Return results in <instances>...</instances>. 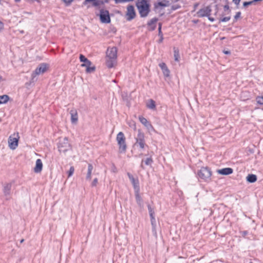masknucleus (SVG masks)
Returning <instances> with one entry per match:
<instances>
[{
  "instance_id": "nucleus-1",
  "label": "nucleus",
  "mask_w": 263,
  "mask_h": 263,
  "mask_svg": "<svg viewBox=\"0 0 263 263\" xmlns=\"http://www.w3.org/2000/svg\"><path fill=\"white\" fill-rule=\"evenodd\" d=\"M117 48L116 47H109L106 51V64L108 68L113 67L117 63Z\"/></svg>"
},
{
  "instance_id": "nucleus-2",
  "label": "nucleus",
  "mask_w": 263,
  "mask_h": 263,
  "mask_svg": "<svg viewBox=\"0 0 263 263\" xmlns=\"http://www.w3.org/2000/svg\"><path fill=\"white\" fill-rule=\"evenodd\" d=\"M136 6L141 17H146L150 11V5L147 0H138Z\"/></svg>"
},
{
  "instance_id": "nucleus-3",
  "label": "nucleus",
  "mask_w": 263,
  "mask_h": 263,
  "mask_svg": "<svg viewBox=\"0 0 263 263\" xmlns=\"http://www.w3.org/2000/svg\"><path fill=\"white\" fill-rule=\"evenodd\" d=\"M135 139L136 142L134 145L136 147H139L140 151L143 150L145 146H147L145 143L144 134L140 129L138 130V134L135 137Z\"/></svg>"
},
{
  "instance_id": "nucleus-4",
  "label": "nucleus",
  "mask_w": 263,
  "mask_h": 263,
  "mask_svg": "<svg viewBox=\"0 0 263 263\" xmlns=\"http://www.w3.org/2000/svg\"><path fill=\"white\" fill-rule=\"evenodd\" d=\"M58 148L60 153H63L64 154L68 151L71 150L72 146L68 141V138L64 137L63 139H60L58 144Z\"/></svg>"
},
{
  "instance_id": "nucleus-5",
  "label": "nucleus",
  "mask_w": 263,
  "mask_h": 263,
  "mask_svg": "<svg viewBox=\"0 0 263 263\" xmlns=\"http://www.w3.org/2000/svg\"><path fill=\"white\" fill-rule=\"evenodd\" d=\"M116 140L119 147V152L121 153H124L127 148L124 134L121 132H119L117 134Z\"/></svg>"
},
{
  "instance_id": "nucleus-6",
  "label": "nucleus",
  "mask_w": 263,
  "mask_h": 263,
  "mask_svg": "<svg viewBox=\"0 0 263 263\" xmlns=\"http://www.w3.org/2000/svg\"><path fill=\"white\" fill-rule=\"evenodd\" d=\"M48 68V64L46 63H41L35 69V70L31 74V79L32 81H34V78L36 76L43 74L45 72Z\"/></svg>"
},
{
  "instance_id": "nucleus-7",
  "label": "nucleus",
  "mask_w": 263,
  "mask_h": 263,
  "mask_svg": "<svg viewBox=\"0 0 263 263\" xmlns=\"http://www.w3.org/2000/svg\"><path fill=\"white\" fill-rule=\"evenodd\" d=\"M199 177L203 180H208L210 179L212 172L209 168L202 167L198 172Z\"/></svg>"
},
{
  "instance_id": "nucleus-8",
  "label": "nucleus",
  "mask_w": 263,
  "mask_h": 263,
  "mask_svg": "<svg viewBox=\"0 0 263 263\" xmlns=\"http://www.w3.org/2000/svg\"><path fill=\"white\" fill-rule=\"evenodd\" d=\"M99 15L100 21L102 23L108 24L110 23V17L108 10L103 9H100Z\"/></svg>"
},
{
  "instance_id": "nucleus-9",
  "label": "nucleus",
  "mask_w": 263,
  "mask_h": 263,
  "mask_svg": "<svg viewBox=\"0 0 263 263\" xmlns=\"http://www.w3.org/2000/svg\"><path fill=\"white\" fill-rule=\"evenodd\" d=\"M212 9L210 6L204 7L200 9L197 12V16L199 17L209 16L211 15Z\"/></svg>"
},
{
  "instance_id": "nucleus-10",
  "label": "nucleus",
  "mask_w": 263,
  "mask_h": 263,
  "mask_svg": "<svg viewBox=\"0 0 263 263\" xmlns=\"http://www.w3.org/2000/svg\"><path fill=\"white\" fill-rule=\"evenodd\" d=\"M127 21H130L134 19L136 16V12L134 7L132 5H129L127 7V11L126 13Z\"/></svg>"
},
{
  "instance_id": "nucleus-11",
  "label": "nucleus",
  "mask_w": 263,
  "mask_h": 263,
  "mask_svg": "<svg viewBox=\"0 0 263 263\" xmlns=\"http://www.w3.org/2000/svg\"><path fill=\"white\" fill-rule=\"evenodd\" d=\"M17 137H12L10 136L8 140V143L10 148L12 149H15L18 145V134L17 133Z\"/></svg>"
},
{
  "instance_id": "nucleus-12",
  "label": "nucleus",
  "mask_w": 263,
  "mask_h": 263,
  "mask_svg": "<svg viewBox=\"0 0 263 263\" xmlns=\"http://www.w3.org/2000/svg\"><path fill=\"white\" fill-rule=\"evenodd\" d=\"M139 120L140 122L147 128L148 130H154V128L151 123L147 119L142 116L139 117Z\"/></svg>"
},
{
  "instance_id": "nucleus-13",
  "label": "nucleus",
  "mask_w": 263,
  "mask_h": 263,
  "mask_svg": "<svg viewBox=\"0 0 263 263\" xmlns=\"http://www.w3.org/2000/svg\"><path fill=\"white\" fill-rule=\"evenodd\" d=\"M12 183H6L4 185L3 193L7 198L10 195Z\"/></svg>"
},
{
  "instance_id": "nucleus-14",
  "label": "nucleus",
  "mask_w": 263,
  "mask_h": 263,
  "mask_svg": "<svg viewBox=\"0 0 263 263\" xmlns=\"http://www.w3.org/2000/svg\"><path fill=\"white\" fill-rule=\"evenodd\" d=\"M43 168V163L40 159H37L35 162V166L34 168V172L36 173H40Z\"/></svg>"
},
{
  "instance_id": "nucleus-15",
  "label": "nucleus",
  "mask_w": 263,
  "mask_h": 263,
  "mask_svg": "<svg viewBox=\"0 0 263 263\" xmlns=\"http://www.w3.org/2000/svg\"><path fill=\"white\" fill-rule=\"evenodd\" d=\"M233 172L232 168L230 167L224 168L220 170H217V172L221 175H228L231 174Z\"/></svg>"
},
{
  "instance_id": "nucleus-16",
  "label": "nucleus",
  "mask_w": 263,
  "mask_h": 263,
  "mask_svg": "<svg viewBox=\"0 0 263 263\" xmlns=\"http://www.w3.org/2000/svg\"><path fill=\"white\" fill-rule=\"evenodd\" d=\"M159 67L162 70L163 73L165 77H168L170 76V70L164 63H161L159 64Z\"/></svg>"
},
{
  "instance_id": "nucleus-17",
  "label": "nucleus",
  "mask_w": 263,
  "mask_h": 263,
  "mask_svg": "<svg viewBox=\"0 0 263 263\" xmlns=\"http://www.w3.org/2000/svg\"><path fill=\"white\" fill-rule=\"evenodd\" d=\"M80 60L81 62H83L84 63L81 65L82 67H85V66H90L91 63L88 60L84 55L83 54H80Z\"/></svg>"
},
{
  "instance_id": "nucleus-18",
  "label": "nucleus",
  "mask_w": 263,
  "mask_h": 263,
  "mask_svg": "<svg viewBox=\"0 0 263 263\" xmlns=\"http://www.w3.org/2000/svg\"><path fill=\"white\" fill-rule=\"evenodd\" d=\"M158 19L156 17H154L151 19L148 23L147 25L151 28V30H154L156 29V23L158 21Z\"/></svg>"
},
{
  "instance_id": "nucleus-19",
  "label": "nucleus",
  "mask_w": 263,
  "mask_h": 263,
  "mask_svg": "<svg viewBox=\"0 0 263 263\" xmlns=\"http://www.w3.org/2000/svg\"><path fill=\"white\" fill-rule=\"evenodd\" d=\"M71 120L72 123H74L78 121V114L76 110H71L70 111Z\"/></svg>"
},
{
  "instance_id": "nucleus-20",
  "label": "nucleus",
  "mask_w": 263,
  "mask_h": 263,
  "mask_svg": "<svg viewBox=\"0 0 263 263\" xmlns=\"http://www.w3.org/2000/svg\"><path fill=\"white\" fill-rule=\"evenodd\" d=\"M146 106L147 108L151 109H156V104L155 102L152 100L150 99L148 100L147 102L146 103Z\"/></svg>"
},
{
  "instance_id": "nucleus-21",
  "label": "nucleus",
  "mask_w": 263,
  "mask_h": 263,
  "mask_svg": "<svg viewBox=\"0 0 263 263\" xmlns=\"http://www.w3.org/2000/svg\"><path fill=\"white\" fill-rule=\"evenodd\" d=\"M93 166L91 164L89 163L88 165V171L86 175V179L90 180L91 179V172L93 170Z\"/></svg>"
},
{
  "instance_id": "nucleus-22",
  "label": "nucleus",
  "mask_w": 263,
  "mask_h": 263,
  "mask_svg": "<svg viewBox=\"0 0 263 263\" xmlns=\"http://www.w3.org/2000/svg\"><path fill=\"white\" fill-rule=\"evenodd\" d=\"M136 200L137 204L140 206L141 209L143 208V202L142 198L139 195V194H137L136 195Z\"/></svg>"
},
{
  "instance_id": "nucleus-23",
  "label": "nucleus",
  "mask_w": 263,
  "mask_h": 263,
  "mask_svg": "<svg viewBox=\"0 0 263 263\" xmlns=\"http://www.w3.org/2000/svg\"><path fill=\"white\" fill-rule=\"evenodd\" d=\"M247 180L250 183H254L257 180V176L254 174H249L247 177Z\"/></svg>"
},
{
  "instance_id": "nucleus-24",
  "label": "nucleus",
  "mask_w": 263,
  "mask_h": 263,
  "mask_svg": "<svg viewBox=\"0 0 263 263\" xmlns=\"http://www.w3.org/2000/svg\"><path fill=\"white\" fill-rule=\"evenodd\" d=\"M9 100V97L8 95L0 96V104L6 103Z\"/></svg>"
},
{
  "instance_id": "nucleus-25",
  "label": "nucleus",
  "mask_w": 263,
  "mask_h": 263,
  "mask_svg": "<svg viewBox=\"0 0 263 263\" xmlns=\"http://www.w3.org/2000/svg\"><path fill=\"white\" fill-rule=\"evenodd\" d=\"M144 162V160H142V163H141V167L142 168H144V167H143V162ZM153 162V160L152 158V157H149V158H147L145 161H144V163L146 165H151Z\"/></svg>"
},
{
  "instance_id": "nucleus-26",
  "label": "nucleus",
  "mask_w": 263,
  "mask_h": 263,
  "mask_svg": "<svg viewBox=\"0 0 263 263\" xmlns=\"http://www.w3.org/2000/svg\"><path fill=\"white\" fill-rule=\"evenodd\" d=\"M174 57L175 61L178 62L179 61L180 55L179 50L177 48H174Z\"/></svg>"
},
{
  "instance_id": "nucleus-27",
  "label": "nucleus",
  "mask_w": 263,
  "mask_h": 263,
  "mask_svg": "<svg viewBox=\"0 0 263 263\" xmlns=\"http://www.w3.org/2000/svg\"><path fill=\"white\" fill-rule=\"evenodd\" d=\"M166 5L164 3H163V2H159L157 3H155L154 4V9L155 11H157L159 7H166Z\"/></svg>"
},
{
  "instance_id": "nucleus-28",
  "label": "nucleus",
  "mask_w": 263,
  "mask_h": 263,
  "mask_svg": "<svg viewBox=\"0 0 263 263\" xmlns=\"http://www.w3.org/2000/svg\"><path fill=\"white\" fill-rule=\"evenodd\" d=\"M127 175L129 177V179L131 181V182L133 183V184L134 185V187H135L137 183V181L136 180V179L134 178V177H133V176L132 175L130 174L129 173H128Z\"/></svg>"
},
{
  "instance_id": "nucleus-29",
  "label": "nucleus",
  "mask_w": 263,
  "mask_h": 263,
  "mask_svg": "<svg viewBox=\"0 0 263 263\" xmlns=\"http://www.w3.org/2000/svg\"><path fill=\"white\" fill-rule=\"evenodd\" d=\"M224 11L225 13L223 15L229 14L231 13V10L228 5H226L223 7Z\"/></svg>"
},
{
  "instance_id": "nucleus-30",
  "label": "nucleus",
  "mask_w": 263,
  "mask_h": 263,
  "mask_svg": "<svg viewBox=\"0 0 263 263\" xmlns=\"http://www.w3.org/2000/svg\"><path fill=\"white\" fill-rule=\"evenodd\" d=\"M86 67V72L88 73H90L93 72L95 70V67H90V66H85Z\"/></svg>"
},
{
  "instance_id": "nucleus-31",
  "label": "nucleus",
  "mask_w": 263,
  "mask_h": 263,
  "mask_svg": "<svg viewBox=\"0 0 263 263\" xmlns=\"http://www.w3.org/2000/svg\"><path fill=\"white\" fill-rule=\"evenodd\" d=\"M74 168L73 166H71L68 173V177L71 176L73 173H74Z\"/></svg>"
},
{
  "instance_id": "nucleus-32",
  "label": "nucleus",
  "mask_w": 263,
  "mask_h": 263,
  "mask_svg": "<svg viewBox=\"0 0 263 263\" xmlns=\"http://www.w3.org/2000/svg\"><path fill=\"white\" fill-rule=\"evenodd\" d=\"M158 35L160 36V39L159 40L158 42L159 43H162L163 40V37L162 31H160V30H158Z\"/></svg>"
},
{
  "instance_id": "nucleus-33",
  "label": "nucleus",
  "mask_w": 263,
  "mask_h": 263,
  "mask_svg": "<svg viewBox=\"0 0 263 263\" xmlns=\"http://www.w3.org/2000/svg\"><path fill=\"white\" fill-rule=\"evenodd\" d=\"M254 3L253 1H250V2H245L243 3V6L244 7H246L249 5H252Z\"/></svg>"
},
{
  "instance_id": "nucleus-34",
  "label": "nucleus",
  "mask_w": 263,
  "mask_h": 263,
  "mask_svg": "<svg viewBox=\"0 0 263 263\" xmlns=\"http://www.w3.org/2000/svg\"><path fill=\"white\" fill-rule=\"evenodd\" d=\"M230 19H231V16H226V17L221 18L220 21L222 22H228L229 21H230Z\"/></svg>"
},
{
  "instance_id": "nucleus-35",
  "label": "nucleus",
  "mask_w": 263,
  "mask_h": 263,
  "mask_svg": "<svg viewBox=\"0 0 263 263\" xmlns=\"http://www.w3.org/2000/svg\"><path fill=\"white\" fill-rule=\"evenodd\" d=\"M257 102L261 105H263V97H259L257 98Z\"/></svg>"
},
{
  "instance_id": "nucleus-36",
  "label": "nucleus",
  "mask_w": 263,
  "mask_h": 263,
  "mask_svg": "<svg viewBox=\"0 0 263 263\" xmlns=\"http://www.w3.org/2000/svg\"><path fill=\"white\" fill-rule=\"evenodd\" d=\"M98 179L97 178H95L91 183V186H96L98 183Z\"/></svg>"
},
{
  "instance_id": "nucleus-37",
  "label": "nucleus",
  "mask_w": 263,
  "mask_h": 263,
  "mask_svg": "<svg viewBox=\"0 0 263 263\" xmlns=\"http://www.w3.org/2000/svg\"><path fill=\"white\" fill-rule=\"evenodd\" d=\"M116 4L127 2L128 0H114Z\"/></svg>"
},
{
  "instance_id": "nucleus-38",
  "label": "nucleus",
  "mask_w": 263,
  "mask_h": 263,
  "mask_svg": "<svg viewBox=\"0 0 263 263\" xmlns=\"http://www.w3.org/2000/svg\"><path fill=\"white\" fill-rule=\"evenodd\" d=\"M241 12H237L235 15L234 16V18L236 21L238 18L240 17Z\"/></svg>"
},
{
  "instance_id": "nucleus-39",
  "label": "nucleus",
  "mask_w": 263,
  "mask_h": 263,
  "mask_svg": "<svg viewBox=\"0 0 263 263\" xmlns=\"http://www.w3.org/2000/svg\"><path fill=\"white\" fill-rule=\"evenodd\" d=\"M152 226H156V221L155 218L151 219Z\"/></svg>"
},
{
  "instance_id": "nucleus-40",
  "label": "nucleus",
  "mask_w": 263,
  "mask_h": 263,
  "mask_svg": "<svg viewBox=\"0 0 263 263\" xmlns=\"http://www.w3.org/2000/svg\"><path fill=\"white\" fill-rule=\"evenodd\" d=\"M152 232L155 236H157L156 226H152Z\"/></svg>"
},
{
  "instance_id": "nucleus-41",
  "label": "nucleus",
  "mask_w": 263,
  "mask_h": 263,
  "mask_svg": "<svg viewBox=\"0 0 263 263\" xmlns=\"http://www.w3.org/2000/svg\"><path fill=\"white\" fill-rule=\"evenodd\" d=\"M147 206H148L149 214L154 213V211L153 209L151 208L150 205L148 204Z\"/></svg>"
},
{
  "instance_id": "nucleus-42",
  "label": "nucleus",
  "mask_w": 263,
  "mask_h": 263,
  "mask_svg": "<svg viewBox=\"0 0 263 263\" xmlns=\"http://www.w3.org/2000/svg\"><path fill=\"white\" fill-rule=\"evenodd\" d=\"M66 4H70L73 0H62Z\"/></svg>"
},
{
  "instance_id": "nucleus-43",
  "label": "nucleus",
  "mask_w": 263,
  "mask_h": 263,
  "mask_svg": "<svg viewBox=\"0 0 263 263\" xmlns=\"http://www.w3.org/2000/svg\"><path fill=\"white\" fill-rule=\"evenodd\" d=\"M92 3V5L94 6H97L99 5V2L95 1H91V2Z\"/></svg>"
},
{
  "instance_id": "nucleus-44",
  "label": "nucleus",
  "mask_w": 263,
  "mask_h": 263,
  "mask_svg": "<svg viewBox=\"0 0 263 263\" xmlns=\"http://www.w3.org/2000/svg\"><path fill=\"white\" fill-rule=\"evenodd\" d=\"M240 1L241 0H233V2L235 5H238L239 4Z\"/></svg>"
},
{
  "instance_id": "nucleus-45",
  "label": "nucleus",
  "mask_w": 263,
  "mask_h": 263,
  "mask_svg": "<svg viewBox=\"0 0 263 263\" xmlns=\"http://www.w3.org/2000/svg\"><path fill=\"white\" fill-rule=\"evenodd\" d=\"M4 28V24L2 22L0 21V31Z\"/></svg>"
},
{
  "instance_id": "nucleus-46",
  "label": "nucleus",
  "mask_w": 263,
  "mask_h": 263,
  "mask_svg": "<svg viewBox=\"0 0 263 263\" xmlns=\"http://www.w3.org/2000/svg\"><path fill=\"white\" fill-rule=\"evenodd\" d=\"M208 17L209 20L211 22H213L215 21V19L213 17H211L210 16H208Z\"/></svg>"
},
{
  "instance_id": "nucleus-47",
  "label": "nucleus",
  "mask_w": 263,
  "mask_h": 263,
  "mask_svg": "<svg viewBox=\"0 0 263 263\" xmlns=\"http://www.w3.org/2000/svg\"><path fill=\"white\" fill-rule=\"evenodd\" d=\"M223 53L226 54H230L231 53V52L229 50H227V51L224 50Z\"/></svg>"
},
{
  "instance_id": "nucleus-48",
  "label": "nucleus",
  "mask_w": 263,
  "mask_h": 263,
  "mask_svg": "<svg viewBox=\"0 0 263 263\" xmlns=\"http://www.w3.org/2000/svg\"><path fill=\"white\" fill-rule=\"evenodd\" d=\"M149 216H150V217H151V219H153V218H155V216H154V213H151V214H149Z\"/></svg>"
},
{
  "instance_id": "nucleus-49",
  "label": "nucleus",
  "mask_w": 263,
  "mask_h": 263,
  "mask_svg": "<svg viewBox=\"0 0 263 263\" xmlns=\"http://www.w3.org/2000/svg\"><path fill=\"white\" fill-rule=\"evenodd\" d=\"M161 27H162V24L159 23L158 30H160V31H161Z\"/></svg>"
},
{
  "instance_id": "nucleus-50",
  "label": "nucleus",
  "mask_w": 263,
  "mask_h": 263,
  "mask_svg": "<svg viewBox=\"0 0 263 263\" xmlns=\"http://www.w3.org/2000/svg\"><path fill=\"white\" fill-rule=\"evenodd\" d=\"M198 5L199 4L198 3L195 4L194 6V9H196L198 7Z\"/></svg>"
},
{
  "instance_id": "nucleus-51",
  "label": "nucleus",
  "mask_w": 263,
  "mask_h": 263,
  "mask_svg": "<svg viewBox=\"0 0 263 263\" xmlns=\"http://www.w3.org/2000/svg\"><path fill=\"white\" fill-rule=\"evenodd\" d=\"M24 239H21L20 241V243H23L24 242Z\"/></svg>"
},
{
  "instance_id": "nucleus-52",
  "label": "nucleus",
  "mask_w": 263,
  "mask_h": 263,
  "mask_svg": "<svg viewBox=\"0 0 263 263\" xmlns=\"http://www.w3.org/2000/svg\"><path fill=\"white\" fill-rule=\"evenodd\" d=\"M15 2H19L21 0H14Z\"/></svg>"
},
{
  "instance_id": "nucleus-53",
  "label": "nucleus",
  "mask_w": 263,
  "mask_h": 263,
  "mask_svg": "<svg viewBox=\"0 0 263 263\" xmlns=\"http://www.w3.org/2000/svg\"><path fill=\"white\" fill-rule=\"evenodd\" d=\"M2 79V77L1 76H0V82L1 81Z\"/></svg>"
},
{
  "instance_id": "nucleus-54",
  "label": "nucleus",
  "mask_w": 263,
  "mask_h": 263,
  "mask_svg": "<svg viewBox=\"0 0 263 263\" xmlns=\"http://www.w3.org/2000/svg\"><path fill=\"white\" fill-rule=\"evenodd\" d=\"M247 234V232H244V234Z\"/></svg>"
},
{
  "instance_id": "nucleus-55",
  "label": "nucleus",
  "mask_w": 263,
  "mask_h": 263,
  "mask_svg": "<svg viewBox=\"0 0 263 263\" xmlns=\"http://www.w3.org/2000/svg\"><path fill=\"white\" fill-rule=\"evenodd\" d=\"M250 263H253L252 262H250Z\"/></svg>"
}]
</instances>
